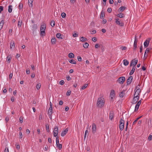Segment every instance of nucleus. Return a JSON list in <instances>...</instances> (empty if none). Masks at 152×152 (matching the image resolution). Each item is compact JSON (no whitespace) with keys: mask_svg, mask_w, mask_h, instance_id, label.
Returning <instances> with one entry per match:
<instances>
[{"mask_svg":"<svg viewBox=\"0 0 152 152\" xmlns=\"http://www.w3.org/2000/svg\"><path fill=\"white\" fill-rule=\"evenodd\" d=\"M141 92V90L140 88L137 89L135 91L134 94L135 95L140 96V94Z\"/></svg>","mask_w":152,"mask_h":152,"instance_id":"nucleus-12","label":"nucleus"},{"mask_svg":"<svg viewBox=\"0 0 152 152\" xmlns=\"http://www.w3.org/2000/svg\"><path fill=\"white\" fill-rule=\"evenodd\" d=\"M115 20V23L117 24L120 25L121 26H124V23L122 22L118 18H116Z\"/></svg>","mask_w":152,"mask_h":152,"instance_id":"nucleus-4","label":"nucleus"},{"mask_svg":"<svg viewBox=\"0 0 152 152\" xmlns=\"http://www.w3.org/2000/svg\"><path fill=\"white\" fill-rule=\"evenodd\" d=\"M124 121L122 119H121L120 121L119 129L120 130L122 131L124 127Z\"/></svg>","mask_w":152,"mask_h":152,"instance_id":"nucleus-3","label":"nucleus"},{"mask_svg":"<svg viewBox=\"0 0 152 152\" xmlns=\"http://www.w3.org/2000/svg\"><path fill=\"white\" fill-rule=\"evenodd\" d=\"M96 126L95 124H93L92 126V133L94 134L96 131Z\"/></svg>","mask_w":152,"mask_h":152,"instance_id":"nucleus-9","label":"nucleus"},{"mask_svg":"<svg viewBox=\"0 0 152 152\" xmlns=\"http://www.w3.org/2000/svg\"><path fill=\"white\" fill-rule=\"evenodd\" d=\"M139 99L138 98H133V102L134 103H136Z\"/></svg>","mask_w":152,"mask_h":152,"instance_id":"nucleus-42","label":"nucleus"},{"mask_svg":"<svg viewBox=\"0 0 152 152\" xmlns=\"http://www.w3.org/2000/svg\"><path fill=\"white\" fill-rule=\"evenodd\" d=\"M151 49V48H147L145 51V53H148Z\"/></svg>","mask_w":152,"mask_h":152,"instance_id":"nucleus-36","label":"nucleus"},{"mask_svg":"<svg viewBox=\"0 0 152 152\" xmlns=\"http://www.w3.org/2000/svg\"><path fill=\"white\" fill-rule=\"evenodd\" d=\"M19 135H20V139H21L22 138L23 134H22V133L20 131V132H19Z\"/></svg>","mask_w":152,"mask_h":152,"instance_id":"nucleus-53","label":"nucleus"},{"mask_svg":"<svg viewBox=\"0 0 152 152\" xmlns=\"http://www.w3.org/2000/svg\"><path fill=\"white\" fill-rule=\"evenodd\" d=\"M88 130H86V131H85V135H84V139H85L86 137V136L87 135V134H88Z\"/></svg>","mask_w":152,"mask_h":152,"instance_id":"nucleus-41","label":"nucleus"},{"mask_svg":"<svg viewBox=\"0 0 152 152\" xmlns=\"http://www.w3.org/2000/svg\"><path fill=\"white\" fill-rule=\"evenodd\" d=\"M123 61L124 64V65L126 66L128 65L129 62L126 59H124Z\"/></svg>","mask_w":152,"mask_h":152,"instance_id":"nucleus-24","label":"nucleus"},{"mask_svg":"<svg viewBox=\"0 0 152 152\" xmlns=\"http://www.w3.org/2000/svg\"><path fill=\"white\" fill-rule=\"evenodd\" d=\"M68 130V128H66V129H65V130L62 131L61 134V136L63 137L67 133Z\"/></svg>","mask_w":152,"mask_h":152,"instance_id":"nucleus-13","label":"nucleus"},{"mask_svg":"<svg viewBox=\"0 0 152 152\" xmlns=\"http://www.w3.org/2000/svg\"><path fill=\"white\" fill-rule=\"evenodd\" d=\"M46 27L44 25H42L41 26L40 30V35L41 36H45V30Z\"/></svg>","mask_w":152,"mask_h":152,"instance_id":"nucleus-2","label":"nucleus"},{"mask_svg":"<svg viewBox=\"0 0 152 152\" xmlns=\"http://www.w3.org/2000/svg\"><path fill=\"white\" fill-rule=\"evenodd\" d=\"M117 16L118 17H119L120 18H121L124 17V15L123 13H120L118 14L117 15Z\"/></svg>","mask_w":152,"mask_h":152,"instance_id":"nucleus-19","label":"nucleus"},{"mask_svg":"<svg viewBox=\"0 0 152 152\" xmlns=\"http://www.w3.org/2000/svg\"><path fill=\"white\" fill-rule=\"evenodd\" d=\"M15 46V44L14 41L12 40L10 44V48L12 49L14 48Z\"/></svg>","mask_w":152,"mask_h":152,"instance_id":"nucleus-15","label":"nucleus"},{"mask_svg":"<svg viewBox=\"0 0 152 152\" xmlns=\"http://www.w3.org/2000/svg\"><path fill=\"white\" fill-rule=\"evenodd\" d=\"M51 41L52 44H55L56 43V40L55 38H53L52 39Z\"/></svg>","mask_w":152,"mask_h":152,"instance_id":"nucleus-31","label":"nucleus"},{"mask_svg":"<svg viewBox=\"0 0 152 152\" xmlns=\"http://www.w3.org/2000/svg\"><path fill=\"white\" fill-rule=\"evenodd\" d=\"M53 132H55L56 133H58V128L57 126H55L54 128V129L53 130Z\"/></svg>","mask_w":152,"mask_h":152,"instance_id":"nucleus-23","label":"nucleus"},{"mask_svg":"<svg viewBox=\"0 0 152 152\" xmlns=\"http://www.w3.org/2000/svg\"><path fill=\"white\" fill-rule=\"evenodd\" d=\"M88 86V84H85L84 85H83L82 88L81 89H84L86 88Z\"/></svg>","mask_w":152,"mask_h":152,"instance_id":"nucleus-34","label":"nucleus"},{"mask_svg":"<svg viewBox=\"0 0 152 152\" xmlns=\"http://www.w3.org/2000/svg\"><path fill=\"white\" fill-rule=\"evenodd\" d=\"M73 37H77L78 36V34L77 33H74L73 34Z\"/></svg>","mask_w":152,"mask_h":152,"instance_id":"nucleus-60","label":"nucleus"},{"mask_svg":"<svg viewBox=\"0 0 152 152\" xmlns=\"http://www.w3.org/2000/svg\"><path fill=\"white\" fill-rule=\"evenodd\" d=\"M69 61L71 64H76V61L72 59L69 60Z\"/></svg>","mask_w":152,"mask_h":152,"instance_id":"nucleus-29","label":"nucleus"},{"mask_svg":"<svg viewBox=\"0 0 152 152\" xmlns=\"http://www.w3.org/2000/svg\"><path fill=\"white\" fill-rule=\"evenodd\" d=\"M3 10V7L2 6H0V13Z\"/></svg>","mask_w":152,"mask_h":152,"instance_id":"nucleus-55","label":"nucleus"},{"mask_svg":"<svg viewBox=\"0 0 152 152\" xmlns=\"http://www.w3.org/2000/svg\"><path fill=\"white\" fill-rule=\"evenodd\" d=\"M23 121V119L22 117L20 116L19 118V121L20 123H22Z\"/></svg>","mask_w":152,"mask_h":152,"instance_id":"nucleus-45","label":"nucleus"},{"mask_svg":"<svg viewBox=\"0 0 152 152\" xmlns=\"http://www.w3.org/2000/svg\"><path fill=\"white\" fill-rule=\"evenodd\" d=\"M89 45V44L87 43H85V44L83 45V47L85 48H87Z\"/></svg>","mask_w":152,"mask_h":152,"instance_id":"nucleus-32","label":"nucleus"},{"mask_svg":"<svg viewBox=\"0 0 152 152\" xmlns=\"http://www.w3.org/2000/svg\"><path fill=\"white\" fill-rule=\"evenodd\" d=\"M109 2L110 4H112L114 2V1L113 0H110L109 1Z\"/></svg>","mask_w":152,"mask_h":152,"instance_id":"nucleus-62","label":"nucleus"},{"mask_svg":"<svg viewBox=\"0 0 152 152\" xmlns=\"http://www.w3.org/2000/svg\"><path fill=\"white\" fill-rule=\"evenodd\" d=\"M58 134V133H56L55 132H53V136H54V137H58L57 136Z\"/></svg>","mask_w":152,"mask_h":152,"instance_id":"nucleus-59","label":"nucleus"},{"mask_svg":"<svg viewBox=\"0 0 152 152\" xmlns=\"http://www.w3.org/2000/svg\"><path fill=\"white\" fill-rule=\"evenodd\" d=\"M53 113V107H50L48 111V113L49 115H51Z\"/></svg>","mask_w":152,"mask_h":152,"instance_id":"nucleus-17","label":"nucleus"},{"mask_svg":"<svg viewBox=\"0 0 152 152\" xmlns=\"http://www.w3.org/2000/svg\"><path fill=\"white\" fill-rule=\"evenodd\" d=\"M64 83V81L63 80H61L59 82V84L61 85H63Z\"/></svg>","mask_w":152,"mask_h":152,"instance_id":"nucleus-52","label":"nucleus"},{"mask_svg":"<svg viewBox=\"0 0 152 152\" xmlns=\"http://www.w3.org/2000/svg\"><path fill=\"white\" fill-rule=\"evenodd\" d=\"M135 70V68L134 67H133L129 73V75H132L134 72Z\"/></svg>","mask_w":152,"mask_h":152,"instance_id":"nucleus-22","label":"nucleus"},{"mask_svg":"<svg viewBox=\"0 0 152 152\" xmlns=\"http://www.w3.org/2000/svg\"><path fill=\"white\" fill-rule=\"evenodd\" d=\"M133 80V77L132 76H130L129 77L127 80V85L130 84L132 82Z\"/></svg>","mask_w":152,"mask_h":152,"instance_id":"nucleus-11","label":"nucleus"},{"mask_svg":"<svg viewBox=\"0 0 152 152\" xmlns=\"http://www.w3.org/2000/svg\"><path fill=\"white\" fill-rule=\"evenodd\" d=\"M56 36L57 38H59V39H62L63 38L62 37V35L60 33H58L56 35Z\"/></svg>","mask_w":152,"mask_h":152,"instance_id":"nucleus-26","label":"nucleus"},{"mask_svg":"<svg viewBox=\"0 0 152 152\" xmlns=\"http://www.w3.org/2000/svg\"><path fill=\"white\" fill-rule=\"evenodd\" d=\"M16 148L17 149H18L20 148V145L18 144H17V143L16 144Z\"/></svg>","mask_w":152,"mask_h":152,"instance_id":"nucleus-54","label":"nucleus"},{"mask_svg":"<svg viewBox=\"0 0 152 152\" xmlns=\"http://www.w3.org/2000/svg\"><path fill=\"white\" fill-rule=\"evenodd\" d=\"M107 11L108 12L110 13L111 12L112 9L110 8H109L107 9Z\"/></svg>","mask_w":152,"mask_h":152,"instance_id":"nucleus-56","label":"nucleus"},{"mask_svg":"<svg viewBox=\"0 0 152 152\" xmlns=\"http://www.w3.org/2000/svg\"><path fill=\"white\" fill-rule=\"evenodd\" d=\"M115 96V91L112 90L111 91L110 93V97L111 99H113L114 98Z\"/></svg>","mask_w":152,"mask_h":152,"instance_id":"nucleus-10","label":"nucleus"},{"mask_svg":"<svg viewBox=\"0 0 152 152\" xmlns=\"http://www.w3.org/2000/svg\"><path fill=\"white\" fill-rule=\"evenodd\" d=\"M11 59V56H8L7 57V61L10 63V62Z\"/></svg>","mask_w":152,"mask_h":152,"instance_id":"nucleus-35","label":"nucleus"},{"mask_svg":"<svg viewBox=\"0 0 152 152\" xmlns=\"http://www.w3.org/2000/svg\"><path fill=\"white\" fill-rule=\"evenodd\" d=\"M99 45L98 44H96L95 45V47L96 48H98L99 47Z\"/></svg>","mask_w":152,"mask_h":152,"instance_id":"nucleus-64","label":"nucleus"},{"mask_svg":"<svg viewBox=\"0 0 152 152\" xmlns=\"http://www.w3.org/2000/svg\"><path fill=\"white\" fill-rule=\"evenodd\" d=\"M148 139L149 140H152V135H149L148 137Z\"/></svg>","mask_w":152,"mask_h":152,"instance_id":"nucleus-61","label":"nucleus"},{"mask_svg":"<svg viewBox=\"0 0 152 152\" xmlns=\"http://www.w3.org/2000/svg\"><path fill=\"white\" fill-rule=\"evenodd\" d=\"M77 59L78 61H80L82 60V58L80 56H78L77 57Z\"/></svg>","mask_w":152,"mask_h":152,"instance_id":"nucleus-57","label":"nucleus"},{"mask_svg":"<svg viewBox=\"0 0 152 152\" xmlns=\"http://www.w3.org/2000/svg\"><path fill=\"white\" fill-rule=\"evenodd\" d=\"M12 5H10L8 7V12L10 13L12 12Z\"/></svg>","mask_w":152,"mask_h":152,"instance_id":"nucleus-27","label":"nucleus"},{"mask_svg":"<svg viewBox=\"0 0 152 152\" xmlns=\"http://www.w3.org/2000/svg\"><path fill=\"white\" fill-rule=\"evenodd\" d=\"M125 92V91L124 90H123L120 92L119 94L120 97L121 98H123L124 96Z\"/></svg>","mask_w":152,"mask_h":152,"instance_id":"nucleus-16","label":"nucleus"},{"mask_svg":"<svg viewBox=\"0 0 152 152\" xmlns=\"http://www.w3.org/2000/svg\"><path fill=\"white\" fill-rule=\"evenodd\" d=\"M46 129L47 132H49V126L48 125H46Z\"/></svg>","mask_w":152,"mask_h":152,"instance_id":"nucleus-43","label":"nucleus"},{"mask_svg":"<svg viewBox=\"0 0 152 152\" xmlns=\"http://www.w3.org/2000/svg\"><path fill=\"white\" fill-rule=\"evenodd\" d=\"M71 93V91L70 90H68L66 93V95L68 96H69Z\"/></svg>","mask_w":152,"mask_h":152,"instance_id":"nucleus-49","label":"nucleus"},{"mask_svg":"<svg viewBox=\"0 0 152 152\" xmlns=\"http://www.w3.org/2000/svg\"><path fill=\"white\" fill-rule=\"evenodd\" d=\"M125 80V78L124 77H121L118 78L117 81L120 84H123Z\"/></svg>","mask_w":152,"mask_h":152,"instance_id":"nucleus-5","label":"nucleus"},{"mask_svg":"<svg viewBox=\"0 0 152 152\" xmlns=\"http://www.w3.org/2000/svg\"><path fill=\"white\" fill-rule=\"evenodd\" d=\"M141 100H140V101H139L138 102H137V104H136L135 107V110H134V111L135 112L137 111L138 110V109H139V106H140V104H141Z\"/></svg>","mask_w":152,"mask_h":152,"instance_id":"nucleus-8","label":"nucleus"},{"mask_svg":"<svg viewBox=\"0 0 152 152\" xmlns=\"http://www.w3.org/2000/svg\"><path fill=\"white\" fill-rule=\"evenodd\" d=\"M56 144H59V141L58 139V137H57L56 138Z\"/></svg>","mask_w":152,"mask_h":152,"instance_id":"nucleus-46","label":"nucleus"},{"mask_svg":"<svg viewBox=\"0 0 152 152\" xmlns=\"http://www.w3.org/2000/svg\"><path fill=\"white\" fill-rule=\"evenodd\" d=\"M33 30H34V29H36L37 28V26L35 24H34L32 26Z\"/></svg>","mask_w":152,"mask_h":152,"instance_id":"nucleus-48","label":"nucleus"},{"mask_svg":"<svg viewBox=\"0 0 152 152\" xmlns=\"http://www.w3.org/2000/svg\"><path fill=\"white\" fill-rule=\"evenodd\" d=\"M55 25V22L54 21H52L50 23V25L52 27H54Z\"/></svg>","mask_w":152,"mask_h":152,"instance_id":"nucleus-37","label":"nucleus"},{"mask_svg":"<svg viewBox=\"0 0 152 152\" xmlns=\"http://www.w3.org/2000/svg\"><path fill=\"white\" fill-rule=\"evenodd\" d=\"M70 2L71 4H74L75 3L76 1V0H70Z\"/></svg>","mask_w":152,"mask_h":152,"instance_id":"nucleus-51","label":"nucleus"},{"mask_svg":"<svg viewBox=\"0 0 152 152\" xmlns=\"http://www.w3.org/2000/svg\"><path fill=\"white\" fill-rule=\"evenodd\" d=\"M61 16L63 18H65L66 16V14L64 12H62L61 14Z\"/></svg>","mask_w":152,"mask_h":152,"instance_id":"nucleus-44","label":"nucleus"},{"mask_svg":"<svg viewBox=\"0 0 152 152\" xmlns=\"http://www.w3.org/2000/svg\"><path fill=\"white\" fill-rule=\"evenodd\" d=\"M87 40V39L84 37H82L80 38V41L82 42H84Z\"/></svg>","mask_w":152,"mask_h":152,"instance_id":"nucleus-21","label":"nucleus"},{"mask_svg":"<svg viewBox=\"0 0 152 152\" xmlns=\"http://www.w3.org/2000/svg\"><path fill=\"white\" fill-rule=\"evenodd\" d=\"M56 145L57 147H58V148L59 150H61V149L62 148V145L61 144L59 143L58 144H57Z\"/></svg>","mask_w":152,"mask_h":152,"instance_id":"nucleus-30","label":"nucleus"},{"mask_svg":"<svg viewBox=\"0 0 152 152\" xmlns=\"http://www.w3.org/2000/svg\"><path fill=\"white\" fill-rule=\"evenodd\" d=\"M150 40L151 38H148L146 39L144 43V47L146 48L148 46Z\"/></svg>","mask_w":152,"mask_h":152,"instance_id":"nucleus-7","label":"nucleus"},{"mask_svg":"<svg viewBox=\"0 0 152 152\" xmlns=\"http://www.w3.org/2000/svg\"><path fill=\"white\" fill-rule=\"evenodd\" d=\"M138 42V40L137 38L136 37V36H135V40L134 42V44H137V43Z\"/></svg>","mask_w":152,"mask_h":152,"instance_id":"nucleus-38","label":"nucleus"},{"mask_svg":"<svg viewBox=\"0 0 152 152\" xmlns=\"http://www.w3.org/2000/svg\"><path fill=\"white\" fill-rule=\"evenodd\" d=\"M23 4L21 3H20L19 4V9H21L23 8Z\"/></svg>","mask_w":152,"mask_h":152,"instance_id":"nucleus-39","label":"nucleus"},{"mask_svg":"<svg viewBox=\"0 0 152 152\" xmlns=\"http://www.w3.org/2000/svg\"><path fill=\"white\" fill-rule=\"evenodd\" d=\"M104 104V99L101 97L99 98L97 101V105L98 107H103Z\"/></svg>","mask_w":152,"mask_h":152,"instance_id":"nucleus-1","label":"nucleus"},{"mask_svg":"<svg viewBox=\"0 0 152 152\" xmlns=\"http://www.w3.org/2000/svg\"><path fill=\"white\" fill-rule=\"evenodd\" d=\"M22 23V21L21 20H19L18 23V26L19 27H20L21 26V25Z\"/></svg>","mask_w":152,"mask_h":152,"instance_id":"nucleus-33","label":"nucleus"},{"mask_svg":"<svg viewBox=\"0 0 152 152\" xmlns=\"http://www.w3.org/2000/svg\"><path fill=\"white\" fill-rule=\"evenodd\" d=\"M92 39V40L94 42H96L97 40V39L96 37H93Z\"/></svg>","mask_w":152,"mask_h":152,"instance_id":"nucleus-58","label":"nucleus"},{"mask_svg":"<svg viewBox=\"0 0 152 152\" xmlns=\"http://www.w3.org/2000/svg\"><path fill=\"white\" fill-rule=\"evenodd\" d=\"M114 113L113 112H110V113L109 114V119L112 120L113 119L114 115Z\"/></svg>","mask_w":152,"mask_h":152,"instance_id":"nucleus-14","label":"nucleus"},{"mask_svg":"<svg viewBox=\"0 0 152 152\" xmlns=\"http://www.w3.org/2000/svg\"><path fill=\"white\" fill-rule=\"evenodd\" d=\"M96 30H93L91 32V34H94L95 33H96Z\"/></svg>","mask_w":152,"mask_h":152,"instance_id":"nucleus-63","label":"nucleus"},{"mask_svg":"<svg viewBox=\"0 0 152 152\" xmlns=\"http://www.w3.org/2000/svg\"><path fill=\"white\" fill-rule=\"evenodd\" d=\"M138 62V60H136V59H134L132 60L131 61V62L130 64V66H133L134 67L135 66V65L137 64Z\"/></svg>","mask_w":152,"mask_h":152,"instance_id":"nucleus-6","label":"nucleus"},{"mask_svg":"<svg viewBox=\"0 0 152 152\" xmlns=\"http://www.w3.org/2000/svg\"><path fill=\"white\" fill-rule=\"evenodd\" d=\"M4 23V20H2L0 22V31L2 29Z\"/></svg>","mask_w":152,"mask_h":152,"instance_id":"nucleus-18","label":"nucleus"},{"mask_svg":"<svg viewBox=\"0 0 152 152\" xmlns=\"http://www.w3.org/2000/svg\"><path fill=\"white\" fill-rule=\"evenodd\" d=\"M32 1L28 0V4L29 7H32Z\"/></svg>","mask_w":152,"mask_h":152,"instance_id":"nucleus-28","label":"nucleus"},{"mask_svg":"<svg viewBox=\"0 0 152 152\" xmlns=\"http://www.w3.org/2000/svg\"><path fill=\"white\" fill-rule=\"evenodd\" d=\"M100 17H101V18H102L103 19V18L104 17V13L102 12L101 13Z\"/></svg>","mask_w":152,"mask_h":152,"instance_id":"nucleus-50","label":"nucleus"},{"mask_svg":"<svg viewBox=\"0 0 152 152\" xmlns=\"http://www.w3.org/2000/svg\"><path fill=\"white\" fill-rule=\"evenodd\" d=\"M40 87H41V85L40 83L38 84L36 86V88L37 89H39L40 88Z\"/></svg>","mask_w":152,"mask_h":152,"instance_id":"nucleus-47","label":"nucleus"},{"mask_svg":"<svg viewBox=\"0 0 152 152\" xmlns=\"http://www.w3.org/2000/svg\"><path fill=\"white\" fill-rule=\"evenodd\" d=\"M125 7H120L119 9H118V11L119 12H122L124 10H125Z\"/></svg>","mask_w":152,"mask_h":152,"instance_id":"nucleus-20","label":"nucleus"},{"mask_svg":"<svg viewBox=\"0 0 152 152\" xmlns=\"http://www.w3.org/2000/svg\"><path fill=\"white\" fill-rule=\"evenodd\" d=\"M126 47L125 46H122L120 48V49L123 50H126Z\"/></svg>","mask_w":152,"mask_h":152,"instance_id":"nucleus-40","label":"nucleus"},{"mask_svg":"<svg viewBox=\"0 0 152 152\" xmlns=\"http://www.w3.org/2000/svg\"><path fill=\"white\" fill-rule=\"evenodd\" d=\"M68 56L70 58H73L74 57V55L73 53H71L69 54Z\"/></svg>","mask_w":152,"mask_h":152,"instance_id":"nucleus-25","label":"nucleus"}]
</instances>
